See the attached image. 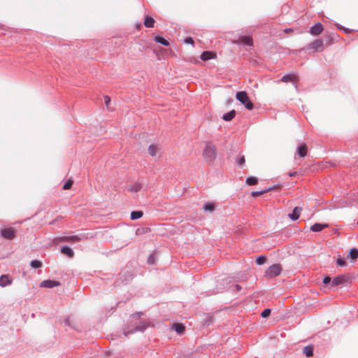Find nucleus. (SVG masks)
Instances as JSON below:
<instances>
[{
    "instance_id": "3c124183",
    "label": "nucleus",
    "mask_w": 358,
    "mask_h": 358,
    "mask_svg": "<svg viewBox=\"0 0 358 358\" xmlns=\"http://www.w3.org/2000/svg\"><path fill=\"white\" fill-rule=\"evenodd\" d=\"M62 218V217H58L56 220L57 221V220H60Z\"/></svg>"
},
{
    "instance_id": "37998d69",
    "label": "nucleus",
    "mask_w": 358,
    "mask_h": 358,
    "mask_svg": "<svg viewBox=\"0 0 358 358\" xmlns=\"http://www.w3.org/2000/svg\"><path fill=\"white\" fill-rule=\"evenodd\" d=\"M292 31H293L292 29H284V32L286 33V34H289V33H291Z\"/></svg>"
},
{
    "instance_id": "ea45409f",
    "label": "nucleus",
    "mask_w": 358,
    "mask_h": 358,
    "mask_svg": "<svg viewBox=\"0 0 358 358\" xmlns=\"http://www.w3.org/2000/svg\"><path fill=\"white\" fill-rule=\"evenodd\" d=\"M103 98H104L105 104L108 108L109 103L110 102V98L107 95L104 96Z\"/></svg>"
},
{
    "instance_id": "ddd939ff",
    "label": "nucleus",
    "mask_w": 358,
    "mask_h": 358,
    "mask_svg": "<svg viewBox=\"0 0 358 358\" xmlns=\"http://www.w3.org/2000/svg\"><path fill=\"white\" fill-rule=\"evenodd\" d=\"M238 43L243 44L248 46L253 45L252 38L251 36H241L238 39Z\"/></svg>"
},
{
    "instance_id": "c756f323",
    "label": "nucleus",
    "mask_w": 358,
    "mask_h": 358,
    "mask_svg": "<svg viewBox=\"0 0 358 358\" xmlns=\"http://www.w3.org/2000/svg\"><path fill=\"white\" fill-rule=\"evenodd\" d=\"M271 189V187L267 188L266 189L262 190V191H254L251 193V195L254 197L260 196L266 192H268Z\"/></svg>"
},
{
    "instance_id": "cd10ccee",
    "label": "nucleus",
    "mask_w": 358,
    "mask_h": 358,
    "mask_svg": "<svg viewBox=\"0 0 358 358\" xmlns=\"http://www.w3.org/2000/svg\"><path fill=\"white\" fill-rule=\"evenodd\" d=\"M245 182L248 185H254L258 182V179L254 176H250L246 178Z\"/></svg>"
},
{
    "instance_id": "09e8293b",
    "label": "nucleus",
    "mask_w": 358,
    "mask_h": 358,
    "mask_svg": "<svg viewBox=\"0 0 358 358\" xmlns=\"http://www.w3.org/2000/svg\"><path fill=\"white\" fill-rule=\"evenodd\" d=\"M132 278H133V275L131 273H129V275H128V280H130V279H132Z\"/></svg>"
},
{
    "instance_id": "a18cd8bd",
    "label": "nucleus",
    "mask_w": 358,
    "mask_h": 358,
    "mask_svg": "<svg viewBox=\"0 0 358 358\" xmlns=\"http://www.w3.org/2000/svg\"><path fill=\"white\" fill-rule=\"evenodd\" d=\"M64 322H65V324H66V325L70 326V319H69V318H66V319H65Z\"/></svg>"
},
{
    "instance_id": "49530a36",
    "label": "nucleus",
    "mask_w": 358,
    "mask_h": 358,
    "mask_svg": "<svg viewBox=\"0 0 358 358\" xmlns=\"http://www.w3.org/2000/svg\"><path fill=\"white\" fill-rule=\"evenodd\" d=\"M343 31H344V32H345V33H346V34H348V33H350V30L349 29H348V28H345V27H344V29H343Z\"/></svg>"
},
{
    "instance_id": "f257e3e1",
    "label": "nucleus",
    "mask_w": 358,
    "mask_h": 358,
    "mask_svg": "<svg viewBox=\"0 0 358 358\" xmlns=\"http://www.w3.org/2000/svg\"><path fill=\"white\" fill-rule=\"evenodd\" d=\"M203 157L206 162H213L217 157V148L211 143L207 142L203 151Z\"/></svg>"
},
{
    "instance_id": "f3484780",
    "label": "nucleus",
    "mask_w": 358,
    "mask_h": 358,
    "mask_svg": "<svg viewBox=\"0 0 358 358\" xmlns=\"http://www.w3.org/2000/svg\"><path fill=\"white\" fill-rule=\"evenodd\" d=\"M297 80V77L295 75L286 74L283 76L280 80V81L283 83H289L292 82L295 83Z\"/></svg>"
},
{
    "instance_id": "f704fd0d",
    "label": "nucleus",
    "mask_w": 358,
    "mask_h": 358,
    "mask_svg": "<svg viewBox=\"0 0 358 358\" xmlns=\"http://www.w3.org/2000/svg\"><path fill=\"white\" fill-rule=\"evenodd\" d=\"M243 105L245 106V107L248 109V110H252L253 109V107H254V105L252 103V101H250V99L247 100V102H245L243 103Z\"/></svg>"
},
{
    "instance_id": "b1692460",
    "label": "nucleus",
    "mask_w": 358,
    "mask_h": 358,
    "mask_svg": "<svg viewBox=\"0 0 358 358\" xmlns=\"http://www.w3.org/2000/svg\"><path fill=\"white\" fill-rule=\"evenodd\" d=\"M155 41L158 43H160L162 45H164L165 46H167L169 45V43L167 40H166L165 38H164L162 36H159V35H157L155 38Z\"/></svg>"
},
{
    "instance_id": "e433bc0d",
    "label": "nucleus",
    "mask_w": 358,
    "mask_h": 358,
    "mask_svg": "<svg viewBox=\"0 0 358 358\" xmlns=\"http://www.w3.org/2000/svg\"><path fill=\"white\" fill-rule=\"evenodd\" d=\"M271 314V309L269 308H266L264 309L262 313H261V316L262 317H267L269 315Z\"/></svg>"
},
{
    "instance_id": "dca6fc26",
    "label": "nucleus",
    "mask_w": 358,
    "mask_h": 358,
    "mask_svg": "<svg viewBox=\"0 0 358 358\" xmlns=\"http://www.w3.org/2000/svg\"><path fill=\"white\" fill-rule=\"evenodd\" d=\"M215 57H216V55L215 53H213V52H210V51H203L201 53V55L200 56V58L203 61H207V60L213 59Z\"/></svg>"
},
{
    "instance_id": "473e14b6",
    "label": "nucleus",
    "mask_w": 358,
    "mask_h": 358,
    "mask_svg": "<svg viewBox=\"0 0 358 358\" xmlns=\"http://www.w3.org/2000/svg\"><path fill=\"white\" fill-rule=\"evenodd\" d=\"M245 159L244 155L239 156L236 161V164L240 166H243L245 164Z\"/></svg>"
},
{
    "instance_id": "1a4fd4ad",
    "label": "nucleus",
    "mask_w": 358,
    "mask_h": 358,
    "mask_svg": "<svg viewBox=\"0 0 358 358\" xmlns=\"http://www.w3.org/2000/svg\"><path fill=\"white\" fill-rule=\"evenodd\" d=\"M60 283L56 280H45L41 283V287L52 288L59 285Z\"/></svg>"
},
{
    "instance_id": "a211bd4d",
    "label": "nucleus",
    "mask_w": 358,
    "mask_h": 358,
    "mask_svg": "<svg viewBox=\"0 0 358 358\" xmlns=\"http://www.w3.org/2000/svg\"><path fill=\"white\" fill-rule=\"evenodd\" d=\"M297 154L301 157H304L307 155V146L306 144H301L297 147Z\"/></svg>"
},
{
    "instance_id": "79ce46f5",
    "label": "nucleus",
    "mask_w": 358,
    "mask_h": 358,
    "mask_svg": "<svg viewBox=\"0 0 358 358\" xmlns=\"http://www.w3.org/2000/svg\"><path fill=\"white\" fill-rule=\"evenodd\" d=\"M234 287L235 288L236 291H237V292H238L241 289V287L238 284L234 285Z\"/></svg>"
},
{
    "instance_id": "393cba45",
    "label": "nucleus",
    "mask_w": 358,
    "mask_h": 358,
    "mask_svg": "<svg viewBox=\"0 0 358 358\" xmlns=\"http://www.w3.org/2000/svg\"><path fill=\"white\" fill-rule=\"evenodd\" d=\"M142 188V185L140 183H135L128 187V191L133 192H137L140 191Z\"/></svg>"
},
{
    "instance_id": "4be33fe9",
    "label": "nucleus",
    "mask_w": 358,
    "mask_h": 358,
    "mask_svg": "<svg viewBox=\"0 0 358 358\" xmlns=\"http://www.w3.org/2000/svg\"><path fill=\"white\" fill-rule=\"evenodd\" d=\"M173 329L179 334H182L185 331L184 325L180 323H174L173 324Z\"/></svg>"
},
{
    "instance_id": "de8ad7c7",
    "label": "nucleus",
    "mask_w": 358,
    "mask_h": 358,
    "mask_svg": "<svg viewBox=\"0 0 358 358\" xmlns=\"http://www.w3.org/2000/svg\"><path fill=\"white\" fill-rule=\"evenodd\" d=\"M336 27H337L339 29H341V30H343V29H344V27H343V26H341V25H340V24H336Z\"/></svg>"
},
{
    "instance_id": "9d476101",
    "label": "nucleus",
    "mask_w": 358,
    "mask_h": 358,
    "mask_svg": "<svg viewBox=\"0 0 358 358\" xmlns=\"http://www.w3.org/2000/svg\"><path fill=\"white\" fill-rule=\"evenodd\" d=\"M12 278L8 275H1L0 276V286L2 287L11 285Z\"/></svg>"
},
{
    "instance_id": "2eb2a0df",
    "label": "nucleus",
    "mask_w": 358,
    "mask_h": 358,
    "mask_svg": "<svg viewBox=\"0 0 358 358\" xmlns=\"http://www.w3.org/2000/svg\"><path fill=\"white\" fill-rule=\"evenodd\" d=\"M60 251L62 254L66 255L67 257L72 258L74 256V252L73 250L69 247L68 245H63L61 247Z\"/></svg>"
},
{
    "instance_id": "39448f33",
    "label": "nucleus",
    "mask_w": 358,
    "mask_h": 358,
    "mask_svg": "<svg viewBox=\"0 0 358 358\" xmlns=\"http://www.w3.org/2000/svg\"><path fill=\"white\" fill-rule=\"evenodd\" d=\"M350 278L348 275H339L336 276L331 282V287H336L345 283H349Z\"/></svg>"
},
{
    "instance_id": "4c0bfd02",
    "label": "nucleus",
    "mask_w": 358,
    "mask_h": 358,
    "mask_svg": "<svg viewBox=\"0 0 358 358\" xmlns=\"http://www.w3.org/2000/svg\"><path fill=\"white\" fill-rule=\"evenodd\" d=\"M184 42L187 44L194 45V41L192 37H187L184 39Z\"/></svg>"
},
{
    "instance_id": "c85d7f7f",
    "label": "nucleus",
    "mask_w": 358,
    "mask_h": 358,
    "mask_svg": "<svg viewBox=\"0 0 358 358\" xmlns=\"http://www.w3.org/2000/svg\"><path fill=\"white\" fill-rule=\"evenodd\" d=\"M203 210L205 211H210V212H212L215 209V206L213 203L211 202H206L204 205H203Z\"/></svg>"
},
{
    "instance_id": "8fccbe9b",
    "label": "nucleus",
    "mask_w": 358,
    "mask_h": 358,
    "mask_svg": "<svg viewBox=\"0 0 358 358\" xmlns=\"http://www.w3.org/2000/svg\"><path fill=\"white\" fill-rule=\"evenodd\" d=\"M56 222H57V220H53V221L50 222V224H55V223H56Z\"/></svg>"
},
{
    "instance_id": "c9c22d12",
    "label": "nucleus",
    "mask_w": 358,
    "mask_h": 358,
    "mask_svg": "<svg viewBox=\"0 0 358 358\" xmlns=\"http://www.w3.org/2000/svg\"><path fill=\"white\" fill-rule=\"evenodd\" d=\"M72 185H73V181L71 180H69L63 185V189H71Z\"/></svg>"
},
{
    "instance_id": "9b49d317",
    "label": "nucleus",
    "mask_w": 358,
    "mask_h": 358,
    "mask_svg": "<svg viewBox=\"0 0 358 358\" xmlns=\"http://www.w3.org/2000/svg\"><path fill=\"white\" fill-rule=\"evenodd\" d=\"M301 211L302 208L301 207L296 206L293 209L292 212L289 214V217L292 220L295 221L299 219Z\"/></svg>"
},
{
    "instance_id": "603ef678",
    "label": "nucleus",
    "mask_w": 358,
    "mask_h": 358,
    "mask_svg": "<svg viewBox=\"0 0 358 358\" xmlns=\"http://www.w3.org/2000/svg\"><path fill=\"white\" fill-rule=\"evenodd\" d=\"M357 224H358V221H357Z\"/></svg>"
},
{
    "instance_id": "6e6552de",
    "label": "nucleus",
    "mask_w": 358,
    "mask_h": 358,
    "mask_svg": "<svg viewBox=\"0 0 358 358\" xmlns=\"http://www.w3.org/2000/svg\"><path fill=\"white\" fill-rule=\"evenodd\" d=\"M323 29L322 24L317 22L310 27V33L313 36H318L322 32Z\"/></svg>"
},
{
    "instance_id": "f03ea898",
    "label": "nucleus",
    "mask_w": 358,
    "mask_h": 358,
    "mask_svg": "<svg viewBox=\"0 0 358 358\" xmlns=\"http://www.w3.org/2000/svg\"><path fill=\"white\" fill-rule=\"evenodd\" d=\"M17 235V230L13 227H6L0 230V236L6 240H13Z\"/></svg>"
},
{
    "instance_id": "f8f14e48",
    "label": "nucleus",
    "mask_w": 358,
    "mask_h": 358,
    "mask_svg": "<svg viewBox=\"0 0 358 358\" xmlns=\"http://www.w3.org/2000/svg\"><path fill=\"white\" fill-rule=\"evenodd\" d=\"M328 227V224L315 223L310 227V230L313 232H319Z\"/></svg>"
},
{
    "instance_id": "a878e982",
    "label": "nucleus",
    "mask_w": 358,
    "mask_h": 358,
    "mask_svg": "<svg viewBox=\"0 0 358 358\" xmlns=\"http://www.w3.org/2000/svg\"><path fill=\"white\" fill-rule=\"evenodd\" d=\"M143 215V213L141 210H135L131 213V219L132 220L141 218Z\"/></svg>"
},
{
    "instance_id": "a19ab883",
    "label": "nucleus",
    "mask_w": 358,
    "mask_h": 358,
    "mask_svg": "<svg viewBox=\"0 0 358 358\" xmlns=\"http://www.w3.org/2000/svg\"><path fill=\"white\" fill-rule=\"evenodd\" d=\"M154 257L152 255H149L148 258V264H152L154 263Z\"/></svg>"
},
{
    "instance_id": "4468645a",
    "label": "nucleus",
    "mask_w": 358,
    "mask_h": 358,
    "mask_svg": "<svg viewBox=\"0 0 358 358\" xmlns=\"http://www.w3.org/2000/svg\"><path fill=\"white\" fill-rule=\"evenodd\" d=\"M236 99L240 101L242 104L245 102H247V100L249 99L248 94L245 91L238 92L236 95Z\"/></svg>"
},
{
    "instance_id": "58836bf2",
    "label": "nucleus",
    "mask_w": 358,
    "mask_h": 358,
    "mask_svg": "<svg viewBox=\"0 0 358 358\" xmlns=\"http://www.w3.org/2000/svg\"><path fill=\"white\" fill-rule=\"evenodd\" d=\"M332 280L329 276H326L323 279V283L325 285L331 284Z\"/></svg>"
},
{
    "instance_id": "5701e85b",
    "label": "nucleus",
    "mask_w": 358,
    "mask_h": 358,
    "mask_svg": "<svg viewBox=\"0 0 358 358\" xmlns=\"http://www.w3.org/2000/svg\"><path fill=\"white\" fill-rule=\"evenodd\" d=\"M303 352L306 357H310L313 355V348L311 345H307L303 348Z\"/></svg>"
},
{
    "instance_id": "c03bdc74",
    "label": "nucleus",
    "mask_w": 358,
    "mask_h": 358,
    "mask_svg": "<svg viewBox=\"0 0 358 358\" xmlns=\"http://www.w3.org/2000/svg\"><path fill=\"white\" fill-rule=\"evenodd\" d=\"M296 175V172H295V171L289 172V176L290 177H294V176H295Z\"/></svg>"
},
{
    "instance_id": "bb28decb",
    "label": "nucleus",
    "mask_w": 358,
    "mask_h": 358,
    "mask_svg": "<svg viewBox=\"0 0 358 358\" xmlns=\"http://www.w3.org/2000/svg\"><path fill=\"white\" fill-rule=\"evenodd\" d=\"M349 257L352 260H355L358 258V250L355 248H352L349 251Z\"/></svg>"
},
{
    "instance_id": "7c9ffc66",
    "label": "nucleus",
    "mask_w": 358,
    "mask_h": 358,
    "mask_svg": "<svg viewBox=\"0 0 358 358\" xmlns=\"http://www.w3.org/2000/svg\"><path fill=\"white\" fill-rule=\"evenodd\" d=\"M266 257L265 255H260L257 257L256 259V264L257 265H262L266 262Z\"/></svg>"
},
{
    "instance_id": "aec40b11",
    "label": "nucleus",
    "mask_w": 358,
    "mask_h": 358,
    "mask_svg": "<svg viewBox=\"0 0 358 358\" xmlns=\"http://www.w3.org/2000/svg\"><path fill=\"white\" fill-rule=\"evenodd\" d=\"M236 115V110H231L229 112L225 113L222 116V119L225 121H231L233 118H234Z\"/></svg>"
},
{
    "instance_id": "20e7f679",
    "label": "nucleus",
    "mask_w": 358,
    "mask_h": 358,
    "mask_svg": "<svg viewBox=\"0 0 358 358\" xmlns=\"http://www.w3.org/2000/svg\"><path fill=\"white\" fill-rule=\"evenodd\" d=\"M87 236L83 234L80 235H74V236H64L59 238L61 242H71L76 243L84 239H87Z\"/></svg>"
},
{
    "instance_id": "7ed1b4c3",
    "label": "nucleus",
    "mask_w": 358,
    "mask_h": 358,
    "mask_svg": "<svg viewBox=\"0 0 358 358\" xmlns=\"http://www.w3.org/2000/svg\"><path fill=\"white\" fill-rule=\"evenodd\" d=\"M282 271V268L280 264H274L270 266L265 272V277L273 278L278 276Z\"/></svg>"
},
{
    "instance_id": "2f4dec72",
    "label": "nucleus",
    "mask_w": 358,
    "mask_h": 358,
    "mask_svg": "<svg viewBox=\"0 0 358 358\" xmlns=\"http://www.w3.org/2000/svg\"><path fill=\"white\" fill-rule=\"evenodd\" d=\"M30 265L31 267H33L34 268H40L42 266V263L39 260L34 259V260L31 261Z\"/></svg>"
},
{
    "instance_id": "0eeeda50",
    "label": "nucleus",
    "mask_w": 358,
    "mask_h": 358,
    "mask_svg": "<svg viewBox=\"0 0 358 358\" xmlns=\"http://www.w3.org/2000/svg\"><path fill=\"white\" fill-rule=\"evenodd\" d=\"M309 47L314 50L315 52H321L323 50V41L322 39H316L310 43Z\"/></svg>"
},
{
    "instance_id": "412c9836",
    "label": "nucleus",
    "mask_w": 358,
    "mask_h": 358,
    "mask_svg": "<svg viewBox=\"0 0 358 358\" xmlns=\"http://www.w3.org/2000/svg\"><path fill=\"white\" fill-rule=\"evenodd\" d=\"M155 20L150 16H145V20H144V25L148 28H152L154 27L155 24Z\"/></svg>"
},
{
    "instance_id": "423d86ee",
    "label": "nucleus",
    "mask_w": 358,
    "mask_h": 358,
    "mask_svg": "<svg viewBox=\"0 0 358 358\" xmlns=\"http://www.w3.org/2000/svg\"><path fill=\"white\" fill-rule=\"evenodd\" d=\"M148 327V325L145 322H141L138 325L136 326L134 329L131 330H129L128 331H124V334L125 336H127L129 334H133L136 331H144L146 328Z\"/></svg>"
},
{
    "instance_id": "6ab92c4d",
    "label": "nucleus",
    "mask_w": 358,
    "mask_h": 358,
    "mask_svg": "<svg viewBox=\"0 0 358 358\" xmlns=\"http://www.w3.org/2000/svg\"><path fill=\"white\" fill-rule=\"evenodd\" d=\"M159 150V146L155 144H151L148 147V153L152 157H155Z\"/></svg>"
},
{
    "instance_id": "72a5a7b5",
    "label": "nucleus",
    "mask_w": 358,
    "mask_h": 358,
    "mask_svg": "<svg viewBox=\"0 0 358 358\" xmlns=\"http://www.w3.org/2000/svg\"><path fill=\"white\" fill-rule=\"evenodd\" d=\"M336 264L338 266L341 267L345 266L347 264L345 259L343 258H338L336 260Z\"/></svg>"
}]
</instances>
